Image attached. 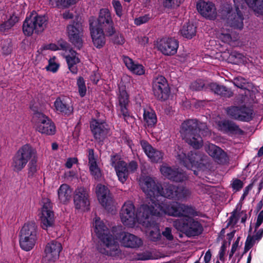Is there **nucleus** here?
<instances>
[{
	"label": "nucleus",
	"instance_id": "nucleus-1",
	"mask_svg": "<svg viewBox=\"0 0 263 263\" xmlns=\"http://www.w3.org/2000/svg\"><path fill=\"white\" fill-rule=\"evenodd\" d=\"M93 225L95 232L100 241L97 249L102 254L110 256L115 255L118 250L117 240L119 237L121 238V244L125 247L137 248L143 244L141 238L128 233H122L115 237L113 231H110L99 217L95 218Z\"/></svg>",
	"mask_w": 263,
	"mask_h": 263
},
{
	"label": "nucleus",
	"instance_id": "nucleus-2",
	"mask_svg": "<svg viewBox=\"0 0 263 263\" xmlns=\"http://www.w3.org/2000/svg\"><path fill=\"white\" fill-rule=\"evenodd\" d=\"M150 214L156 217L168 215L175 217H182L196 215L195 209L190 206L176 201L157 202L152 199V204L148 202Z\"/></svg>",
	"mask_w": 263,
	"mask_h": 263
},
{
	"label": "nucleus",
	"instance_id": "nucleus-3",
	"mask_svg": "<svg viewBox=\"0 0 263 263\" xmlns=\"http://www.w3.org/2000/svg\"><path fill=\"white\" fill-rule=\"evenodd\" d=\"M139 184L147 198L149 199L151 204H152V199L153 201L159 202L156 198L160 196L176 199L177 187L173 185L165 184L162 187L148 176L140 177Z\"/></svg>",
	"mask_w": 263,
	"mask_h": 263
},
{
	"label": "nucleus",
	"instance_id": "nucleus-4",
	"mask_svg": "<svg viewBox=\"0 0 263 263\" xmlns=\"http://www.w3.org/2000/svg\"><path fill=\"white\" fill-rule=\"evenodd\" d=\"M199 132H201L203 135H206L208 128L204 123H198L196 120H189L181 125L180 134L182 138L189 145L196 149L203 145V140Z\"/></svg>",
	"mask_w": 263,
	"mask_h": 263
},
{
	"label": "nucleus",
	"instance_id": "nucleus-5",
	"mask_svg": "<svg viewBox=\"0 0 263 263\" xmlns=\"http://www.w3.org/2000/svg\"><path fill=\"white\" fill-rule=\"evenodd\" d=\"M151 209L147 206L142 207L137 215L138 219L142 229L147 234L151 240L157 241L160 240L161 234L160 230L157 223L152 221V217L154 216L151 214L149 210Z\"/></svg>",
	"mask_w": 263,
	"mask_h": 263
},
{
	"label": "nucleus",
	"instance_id": "nucleus-6",
	"mask_svg": "<svg viewBox=\"0 0 263 263\" xmlns=\"http://www.w3.org/2000/svg\"><path fill=\"white\" fill-rule=\"evenodd\" d=\"M37 226L34 222L25 223L20 234L21 248L26 251L32 249L37 240Z\"/></svg>",
	"mask_w": 263,
	"mask_h": 263
},
{
	"label": "nucleus",
	"instance_id": "nucleus-7",
	"mask_svg": "<svg viewBox=\"0 0 263 263\" xmlns=\"http://www.w3.org/2000/svg\"><path fill=\"white\" fill-rule=\"evenodd\" d=\"M194 216L190 215L180 219L175 220L173 222L174 227L188 237L200 234L203 230L202 227L198 221L192 218Z\"/></svg>",
	"mask_w": 263,
	"mask_h": 263
},
{
	"label": "nucleus",
	"instance_id": "nucleus-8",
	"mask_svg": "<svg viewBox=\"0 0 263 263\" xmlns=\"http://www.w3.org/2000/svg\"><path fill=\"white\" fill-rule=\"evenodd\" d=\"M35 151L29 144L22 146L12 158L11 166L15 172L24 169L27 163L35 156Z\"/></svg>",
	"mask_w": 263,
	"mask_h": 263
},
{
	"label": "nucleus",
	"instance_id": "nucleus-9",
	"mask_svg": "<svg viewBox=\"0 0 263 263\" xmlns=\"http://www.w3.org/2000/svg\"><path fill=\"white\" fill-rule=\"evenodd\" d=\"M46 22L47 18L45 16L32 13L24 21L23 32L28 36L31 35L33 33L42 32L46 27Z\"/></svg>",
	"mask_w": 263,
	"mask_h": 263
},
{
	"label": "nucleus",
	"instance_id": "nucleus-10",
	"mask_svg": "<svg viewBox=\"0 0 263 263\" xmlns=\"http://www.w3.org/2000/svg\"><path fill=\"white\" fill-rule=\"evenodd\" d=\"M111 164L116 170L119 180L122 183L126 180L129 173L136 170L138 166L136 162L132 161L127 166L126 163L118 155L111 156Z\"/></svg>",
	"mask_w": 263,
	"mask_h": 263
},
{
	"label": "nucleus",
	"instance_id": "nucleus-11",
	"mask_svg": "<svg viewBox=\"0 0 263 263\" xmlns=\"http://www.w3.org/2000/svg\"><path fill=\"white\" fill-rule=\"evenodd\" d=\"M33 122L35 129L42 134L52 135L55 133L53 122L43 114L37 112L34 114Z\"/></svg>",
	"mask_w": 263,
	"mask_h": 263
},
{
	"label": "nucleus",
	"instance_id": "nucleus-12",
	"mask_svg": "<svg viewBox=\"0 0 263 263\" xmlns=\"http://www.w3.org/2000/svg\"><path fill=\"white\" fill-rule=\"evenodd\" d=\"M144 206H150L148 204H144L140 206L136 213L135 214V207L131 201H127L123 205L120 217L122 223L129 227L136 226L137 223L140 224L138 219V216L140 209Z\"/></svg>",
	"mask_w": 263,
	"mask_h": 263
},
{
	"label": "nucleus",
	"instance_id": "nucleus-13",
	"mask_svg": "<svg viewBox=\"0 0 263 263\" xmlns=\"http://www.w3.org/2000/svg\"><path fill=\"white\" fill-rule=\"evenodd\" d=\"M89 25L91 22H96V27L104 29L106 33L112 35L114 32V28L112 26V21L109 11L107 9L100 10L99 16L98 19L94 17H91L89 19Z\"/></svg>",
	"mask_w": 263,
	"mask_h": 263
},
{
	"label": "nucleus",
	"instance_id": "nucleus-14",
	"mask_svg": "<svg viewBox=\"0 0 263 263\" xmlns=\"http://www.w3.org/2000/svg\"><path fill=\"white\" fill-rule=\"evenodd\" d=\"M41 227L44 229L53 226L54 221V214L52 210V204L48 199L43 200V205L40 214Z\"/></svg>",
	"mask_w": 263,
	"mask_h": 263
},
{
	"label": "nucleus",
	"instance_id": "nucleus-15",
	"mask_svg": "<svg viewBox=\"0 0 263 263\" xmlns=\"http://www.w3.org/2000/svg\"><path fill=\"white\" fill-rule=\"evenodd\" d=\"M153 90L155 96L158 99L165 100L168 98L170 90L167 81L164 77L158 76L154 79Z\"/></svg>",
	"mask_w": 263,
	"mask_h": 263
},
{
	"label": "nucleus",
	"instance_id": "nucleus-16",
	"mask_svg": "<svg viewBox=\"0 0 263 263\" xmlns=\"http://www.w3.org/2000/svg\"><path fill=\"white\" fill-rule=\"evenodd\" d=\"M67 33L70 42L76 47L80 48L82 46L83 28L81 23H73L67 26Z\"/></svg>",
	"mask_w": 263,
	"mask_h": 263
},
{
	"label": "nucleus",
	"instance_id": "nucleus-17",
	"mask_svg": "<svg viewBox=\"0 0 263 263\" xmlns=\"http://www.w3.org/2000/svg\"><path fill=\"white\" fill-rule=\"evenodd\" d=\"M73 201L76 209L87 210L89 205L88 190L82 186L78 187L74 192Z\"/></svg>",
	"mask_w": 263,
	"mask_h": 263
},
{
	"label": "nucleus",
	"instance_id": "nucleus-18",
	"mask_svg": "<svg viewBox=\"0 0 263 263\" xmlns=\"http://www.w3.org/2000/svg\"><path fill=\"white\" fill-rule=\"evenodd\" d=\"M179 43L174 38H163L157 44L158 49L164 55H173L177 53Z\"/></svg>",
	"mask_w": 263,
	"mask_h": 263
},
{
	"label": "nucleus",
	"instance_id": "nucleus-19",
	"mask_svg": "<svg viewBox=\"0 0 263 263\" xmlns=\"http://www.w3.org/2000/svg\"><path fill=\"white\" fill-rule=\"evenodd\" d=\"M96 193L99 202L105 209L109 210L114 206V202L110 195L109 191L105 185L98 184L96 186Z\"/></svg>",
	"mask_w": 263,
	"mask_h": 263
},
{
	"label": "nucleus",
	"instance_id": "nucleus-20",
	"mask_svg": "<svg viewBox=\"0 0 263 263\" xmlns=\"http://www.w3.org/2000/svg\"><path fill=\"white\" fill-rule=\"evenodd\" d=\"M62 250L61 243L52 241L48 243L45 249L43 260L45 262H54L59 258Z\"/></svg>",
	"mask_w": 263,
	"mask_h": 263
},
{
	"label": "nucleus",
	"instance_id": "nucleus-21",
	"mask_svg": "<svg viewBox=\"0 0 263 263\" xmlns=\"http://www.w3.org/2000/svg\"><path fill=\"white\" fill-rule=\"evenodd\" d=\"M177 158L180 160V163L189 169H192L194 166H197L202 160L201 155L196 152H191L186 157L185 154L183 151H181L177 155Z\"/></svg>",
	"mask_w": 263,
	"mask_h": 263
},
{
	"label": "nucleus",
	"instance_id": "nucleus-22",
	"mask_svg": "<svg viewBox=\"0 0 263 263\" xmlns=\"http://www.w3.org/2000/svg\"><path fill=\"white\" fill-rule=\"evenodd\" d=\"M90 129L95 139L103 141L108 134V126L104 122L93 120L90 122Z\"/></svg>",
	"mask_w": 263,
	"mask_h": 263
},
{
	"label": "nucleus",
	"instance_id": "nucleus-23",
	"mask_svg": "<svg viewBox=\"0 0 263 263\" xmlns=\"http://www.w3.org/2000/svg\"><path fill=\"white\" fill-rule=\"evenodd\" d=\"M161 174L170 180L181 182L187 179L186 175L182 171L172 168L166 164H163L160 167Z\"/></svg>",
	"mask_w": 263,
	"mask_h": 263
},
{
	"label": "nucleus",
	"instance_id": "nucleus-24",
	"mask_svg": "<svg viewBox=\"0 0 263 263\" xmlns=\"http://www.w3.org/2000/svg\"><path fill=\"white\" fill-rule=\"evenodd\" d=\"M97 23L91 22L89 25L90 31L92 40L95 46L97 48H101L105 43V35L103 30L104 29L96 27Z\"/></svg>",
	"mask_w": 263,
	"mask_h": 263
},
{
	"label": "nucleus",
	"instance_id": "nucleus-25",
	"mask_svg": "<svg viewBox=\"0 0 263 263\" xmlns=\"http://www.w3.org/2000/svg\"><path fill=\"white\" fill-rule=\"evenodd\" d=\"M118 99L120 111V115H122L124 120L127 123L132 122L133 121V119L132 117L129 115L127 109V106L128 103V96L124 89L120 90Z\"/></svg>",
	"mask_w": 263,
	"mask_h": 263
},
{
	"label": "nucleus",
	"instance_id": "nucleus-26",
	"mask_svg": "<svg viewBox=\"0 0 263 263\" xmlns=\"http://www.w3.org/2000/svg\"><path fill=\"white\" fill-rule=\"evenodd\" d=\"M197 8L199 13L206 18L212 20L216 17V8L212 3L200 1L197 4Z\"/></svg>",
	"mask_w": 263,
	"mask_h": 263
},
{
	"label": "nucleus",
	"instance_id": "nucleus-27",
	"mask_svg": "<svg viewBox=\"0 0 263 263\" xmlns=\"http://www.w3.org/2000/svg\"><path fill=\"white\" fill-rule=\"evenodd\" d=\"M140 144L144 153L152 162H158L162 160L163 154L161 152L154 148L146 141H141Z\"/></svg>",
	"mask_w": 263,
	"mask_h": 263
},
{
	"label": "nucleus",
	"instance_id": "nucleus-28",
	"mask_svg": "<svg viewBox=\"0 0 263 263\" xmlns=\"http://www.w3.org/2000/svg\"><path fill=\"white\" fill-rule=\"evenodd\" d=\"M88 153L89 171L93 178L99 180L102 177V173L98 166L97 158L94 155V151L92 149H89Z\"/></svg>",
	"mask_w": 263,
	"mask_h": 263
},
{
	"label": "nucleus",
	"instance_id": "nucleus-29",
	"mask_svg": "<svg viewBox=\"0 0 263 263\" xmlns=\"http://www.w3.org/2000/svg\"><path fill=\"white\" fill-rule=\"evenodd\" d=\"M66 52H67V54L65 56V58L68 68L72 73L76 74L78 72V68L76 65L80 62L78 55L71 49L66 50Z\"/></svg>",
	"mask_w": 263,
	"mask_h": 263
},
{
	"label": "nucleus",
	"instance_id": "nucleus-30",
	"mask_svg": "<svg viewBox=\"0 0 263 263\" xmlns=\"http://www.w3.org/2000/svg\"><path fill=\"white\" fill-rule=\"evenodd\" d=\"M243 16L240 10L235 9L229 15L228 17V23L235 28L242 29L243 28Z\"/></svg>",
	"mask_w": 263,
	"mask_h": 263
},
{
	"label": "nucleus",
	"instance_id": "nucleus-31",
	"mask_svg": "<svg viewBox=\"0 0 263 263\" xmlns=\"http://www.w3.org/2000/svg\"><path fill=\"white\" fill-rule=\"evenodd\" d=\"M72 189L67 184H62L58 190V199L61 203H66L71 199Z\"/></svg>",
	"mask_w": 263,
	"mask_h": 263
},
{
	"label": "nucleus",
	"instance_id": "nucleus-32",
	"mask_svg": "<svg viewBox=\"0 0 263 263\" xmlns=\"http://www.w3.org/2000/svg\"><path fill=\"white\" fill-rule=\"evenodd\" d=\"M123 61L127 68L134 73L137 75L144 73V68L141 64L135 63L132 59L127 57H124Z\"/></svg>",
	"mask_w": 263,
	"mask_h": 263
},
{
	"label": "nucleus",
	"instance_id": "nucleus-33",
	"mask_svg": "<svg viewBox=\"0 0 263 263\" xmlns=\"http://www.w3.org/2000/svg\"><path fill=\"white\" fill-rule=\"evenodd\" d=\"M180 32L184 37L191 39L196 34V27L193 24L189 23L183 25Z\"/></svg>",
	"mask_w": 263,
	"mask_h": 263
},
{
	"label": "nucleus",
	"instance_id": "nucleus-34",
	"mask_svg": "<svg viewBox=\"0 0 263 263\" xmlns=\"http://www.w3.org/2000/svg\"><path fill=\"white\" fill-rule=\"evenodd\" d=\"M257 15H263V0H245Z\"/></svg>",
	"mask_w": 263,
	"mask_h": 263
},
{
	"label": "nucleus",
	"instance_id": "nucleus-35",
	"mask_svg": "<svg viewBox=\"0 0 263 263\" xmlns=\"http://www.w3.org/2000/svg\"><path fill=\"white\" fill-rule=\"evenodd\" d=\"M143 119L147 126H153L157 122L156 115L155 111L151 108L144 109Z\"/></svg>",
	"mask_w": 263,
	"mask_h": 263
},
{
	"label": "nucleus",
	"instance_id": "nucleus-36",
	"mask_svg": "<svg viewBox=\"0 0 263 263\" xmlns=\"http://www.w3.org/2000/svg\"><path fill=\"white\" fill-rule=\"evenodd\" d=\"M54 106L57 112L65 115H69L72 111L70 106L64 103L60 98H58L54 101Z\"/></svg>",
	"mask_w": 263,
	"mask_h": 263
},
{
	"label": "nucleus",
	"instance_id": "nucleus-37",
	"mask_svg": "<svg viewBox=\"0 0 263 263\" xmlns=\"http://www.w3.org/2000/svg\"><path fill=\"white\" fill-rule=\"evenodd\" d=\"M37 161L36 153H35V156L30 159L28 165V174L29 177L34 176L37 173V171L39 170L40 167L37 164Z\"/></svg>",
	"mask_w": 263,
	"mask_h": 263
},
{
	"label": "nucleus",
	"instance_id": "nucleus-38",
	"mask_svg": "<svg viewBox=\"0 0 263 263\" xmlns=\"http://www.w3.org/2000/svg\"><path fill=\"white\" fill-rule=\"evenodd\" d=\"M209 87L212 91L219 95L226 96L229 93L226 87L216 83H211L209 85Z\"/></svg>",
	"mask_w": 263,
	"mask_h": 263
},
{
	"label": "nucleus",
	"instance_id": "nucleus-39",
	"mask_svg": "<svg viewBox=\"0 0 263 263\" xmlns=\"http://www.w3.org/2000/svg\"><path fill=\"white\" fill-rule=\"evenodd\" d=\"M218 126L221 130L224 132L234 131L238 128L237 126L234 123L225 120L219 122Z\"/></svg>",
	"mask_w": 263,
	"mask_h": 263
},
{
	"label": "nucleus",
	"instance_id": "nucleus-40",
	"mask_svg": "<svg viewBox=\"0 0 263 263\" xmlns=\"http://www.w3.org/2000/svg\"><path fill=\"white\" fill-rule=\"evenodd\" d=\"M218 126L221 130L224 132L234 131L238 128L237 126L234 123L225 120L219 122Z\"/></svg>",
	"mask_w": 263,
	"mask_h": 263
},
{
	"label": "nucleus",
	"instance_id": "nucleus-41",
	"mask_svg": "<svg viewBox=\"0 0 263 263\" xmlns=\"http://www.w3.org/2000/svg\"><path fill=\"white\" fill-rule=\"evenodd\" d=\"M205 149L209 155L212 158L214 156H215L216 153H218L220 155L221 154V156L223 155V150L213 144H208L205 145Z\"/></svg>",
	"mask_w": 263,
	"mask_h": 263
},
{
	"label": "nucleus",
	"instance_id": "nucleus-42",
	"mask_svg": "<svg viewBox=\"0 0 263 263\" xmlns=\"http://www.w3.org/2000/svg\"><path fill=\"white\" fill-rule=\"evenodd\" d=\"M78 0H49L50 4L52 7L63 6L67 7L77 2Z\"/></svg>",
	"mask_w": 263,
	"mask_h": 263
},
{
	"label": "nucleus",
	"instance_id": "nucleus-43",
	"mask_svg": "<svg viewBox=\"0 0 263 263\" xmlns=\"http://www.w3.org/2000/svg\"><path fill=\"white\" fill-rule=\"evenodd\" d=\"M184 0H163V7L166 9H176L180 6Z\"/></svg>",
	"mask_w": 263,
	"mask_h": 263
},
{
	"label": "nucleus",
	"instance_id": "nucleus-44",
	"mask_svg": "<svg viewBox=\"0 0 263 263\" xmlns=\"http://www.w3.org/2000/svg\"><path fill=\"white\" fill-rule=\"evenodd\" d=\"M191 194L190 191L183 187H177L176 199L182 200L189 197Z\"/></svg>",
	"mask_w": 263,
	"mask_h": 263
},
{
	"label": "nucleus",
	"instance_id": "nucleus-45",
	"mask_svg": "<svg viewBox=\"0 0 263 263\" xmlns=\"http://www.w3.org/2000/svg\"><path fill=\"white\" fill-rule=\"evenodd\" d=\"M231 56L235 58V62L237 64H247L252 61L248 57L244 56L240 53L233 52Z\"/></svg>",
	"mask_w": 263,
	"mask_h": 263
},
{
	"label": "nucleus",
	"instance_id": "nucleus-46",
	"mask_svg": "<svg viewBox=\"0 0 263 263\" xmlns=\"http://www.w3.org/2000/svg\"><path fill=\"white\" fill-rule=\"evenodd\" d=\"M241 111L239 114L238 120L243 121H249L252 118V111L251 109L243 108H240Z\"/></svg>",
	"mask_w": 263,
	"mask_h": 263
},
{
	"label": "nucleus",
	"instance_id": "nucleus-47",
	"mask_svg": "<svg viewBox=\"0 0 263 263\" xmlns=\"http://www.w3.org/2000/svg\"><path fill=\"white\" fill-rule=\"evenodd\" d=\"M59 68V64L56 61V58L55 57L50 58L48 60V65L46 67V69L47 71H49L52 72H55Z\"/></svg>",
	"mask_w": 263,
	"mask_h": 263
},
{
	"label": "nucleus",
	"instance_id": "nucleus-48",
	"mask_svg": "<svg viewBox=\"0 0 263 263\" xmlns=\"http://www.w3.org/2000/svg\"><path fill=\"white\" fill-rule=\"evenodd\" d=\"M18 17L16 16H12L4 24L0 26V30L9 29L14 25V24L18 21Z\"/></svg>",
	"mask_w": 263,
	"mask_h": 263
},
{
	"label": "nucleus",
	"instance_id": "nucleus-49",
	"mask_svg": "<svg viewBox=\"0 0 263 263\" xmlns=\"http://www.w3.org/2000/svg\"><path fill=\"white\" fill-rule=\"evenodd\" d=\"M77 85L78 87L79 93L81 97H84L86 92V88L85 81L83 78L79 77L77 80Z\"/></svg>",
	"mask_w": 263,
	"mask_h": 263
},
{
	"label": "nucleus",
	"instance_id": "nucleus-50",
	"mask_svg": "<svg viewBox=\"0 0 263 263\" xmlns=\"http://www.w3.org/2000/svg\"><path fill=\"white\" fill-rule=\"evenodd\" d=\"M218 37L222 42L228 44H230L232 41V39L230 34L229 33V31H228L225 32L224 30H221L220 32L218 34Z\"/></svg>",
	"mask_w": 263,
	"mask_h": 263
},
{
	"label": "nucleus",
	"instance_id": "nucleus-51",
	"mask_svg": "<svg viewBox=\"0 0 263 263\" xmlns=\"http://www.w3.org/2000/svg\"><path fill=\"white\" fill-rule=\"evenodd\" d=\"M241 111L240 108L237 107H231L227 109V114L232 118L238 120L239 114Z\"/></svg>",
	"mask_w": 263,
	"mask_h": 263
},
{
	"label": "nucleus",
	"instance_id": "nucleus-52",
	"mask_svg": "<svg viewBox=\"0 0 263 263\" xmlns=\"http://www.w3.org/2000/svg\"><path fill=\"white\" fill-rule=\"evenodd\" d=\"M257 241L256 239L253 236L249 235L247 237L245 242V250L246 251L250 250Z\"/></svg>",
	"mask_w": 263,
	"mask_h": 263
},
{
	"label": "nucleus",
	"instance_id": "nucleus-53",
	"mask_svg": "<svg viewBox=\"0 0 263 263\" xmlns=\"http://www.w3.org/2000/svg\"><path fill=\"white\" fill-rule=\"evenodd\" d=\"M204 86V82L202 80H198L193 82L190 86V88L193 90L199 91L201 90Z\"/></svg>",
	"mask_w": 263,
	"mask_h": 263
},
{
	"label": "nucleus",
	"instance_id": "nucleus-54",
	"mask_svg": "<svg viewBox=\"0 0 263 263\" xmlns=\"http://www.w3.org/2000/svg\"><path fill=\"white\" fill-rule=\"evenodd\" d=\"M112 4L116 11V14L121 17L122 15V6L121 3L117 0H113Z\"/></svg>",
	"mask_w": 263,
	"mask_h": 263
},
{
	"label": "nucleus",
	"instance_id": "nucleus-55",
	"mask_svg": "<svg viewBox=\"0 0 263 263\" xmlns=\"http://www.w3.org/2000/svg\"><path fill=\"white\" fill-rule=\"evenodd\" d=\"M231 185L233 190L235 192H237L243 187V183L239 179H234L232 181Z\"/></svg>",
	"mask_w": 263,
	"mask_h": 263
},
{
	"label": "nucleus",
	"instance_id": "nucleus-56",
	"mask_svg": "<svg viewBox=\"0 0 263 263\" xmlns=\"http://www.w3.org/2000/svg\"><path fill=\"white\" fill-rule=\"evenodd\" d=\"M223 155H222V156H221V155H220L219 154L216 153L215 156H214L213 158H214L215 161L217 162L218 163H224L226 162L227 161V156L223 151Z\"/></svg>",
	"mask_w": 263,
	"mask_h": 263
},
{
	"label": "nucleus",
	"instance_id": "nucleus-57",
	"mask_svg": "<svg viewBox=\"0 0 263 263\" xmlns=\"http://www.w3.org/2000/svg\"><path fill=\"white\" fill-rule=\"evenodd\" d=\"M246 83L247 80L242 77H237L233 81L234 84L240 88H244Z\"/></svg>",
	"mask_w": 263,
	"mask_h": 263
},
{
	"label": "nucleus",
	"instance_id": "nucleus-58",
	"mask_svg": "<svg viewBox=\"0 0 263 263\" xmlns=\"http://www.w3.org/2000/svg\"><path fill=\"white\" fill-rule=\"evenodd\" d=\"M149 17L148 15H144L142 16H140L138 18H136L134 20L135 24L137 25H141L144 23H146L149 20Z\"/></svg>",
	"mask_w": 263,
	"mask_h": 263
},
{
	"label": "nucleus",
	"instance_id": "nucleus-59",
	"mask_svg": "<svg viewBox=\"0 0 263 263\" xmlns=\"http://www.w3.org/2000/svg\"><path fill=\"white\" fill-rule=\"evenodd\" d=\"M157 258L156 257L154 256L153 253L151 252H146L141 255L139 259L142 260L154 259Z\"/></svg>",
	"mask_w": 263,
	"mask_h": 263
},
{
	"label": "nucleus",
	"instance_id": "nucleus-60",
	"mask_svg": "<svg viewBox=\"0 0 263 263\" xmlns=\"http://www.w3.org/2000/svg\"><path fill=\"white\" fill-rule=\"evenodd\" d=\"M114 43L118 45H122L124 43V39L121 34H116L112 39Z\"/></svg>",
	"mask_w": 263,
	"mask_h": 263
},
{
	"label": "nucleus",
	"instance_id": "nucleus-61",
	"mask_svg": "<svg viewBox=\"0 0 263 263\" xmlns=\"http://www.w3.org/2000/svg\"><path fill=\"white\" fill-rule=\"evenodd\" d=\"M162 235L168 240H172L173 239L172 230L170 228H165L164 231L162 232Z\"/></svg>",
	"mask_w": 263,
	"mask_h": 263
},
{
	"label": "nucleus",
	"instance_id": "nucleus-62",
	"mask_svg": "<svg viewBox=\"0 0 263 263\" xmlns=\"http://www.w3.org/2000/svg\"><path fill=\"white\" fill-rule=\"evenodd\" d=\"M78 162V159L76 158H69L67 159L65 166L68 168L72 167L74 164H76Z\"/></svg>",
	"mask_w": 263,
	"mask_h": 263
},
{
	"label": "nucleus",
	"instance_id": "nucleus-63",
	"mask_svg": "<svg viewBox=\"0 0 263 263\" xmlns=\"http://www.w3.org/2000/svg\"><path fill=\"white\" fill-rule=\"evenodd\" d=\"M263 221V210L261 211L257 216V221L255 225V231L259 227Z\"/></svg>",
	"mask_w": 263,
	"mask_h": 263
},
{
	"label": "nucleus",
	"instance_id": "nucleus-64",
	"mask_svg": "<svg viewBox=\"0 0 263 263\" xmlns=\"http://www.w3.org/2000/svg\"><path fill=\"white\" fill-rule=\"evenodd\" d=\"M43 48L46 50L56 51L59 49V47L55 44H49L44 46Z\"/></svg>",
	"mask_w": 263,
	"mask_h": 263
}]
</instances>
